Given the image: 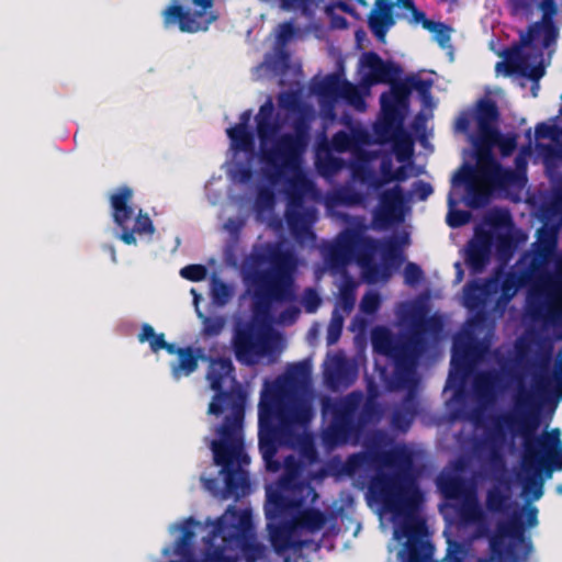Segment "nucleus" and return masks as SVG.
<instances>
[{"label":"nucleus","mask_w":562,"mask_h":562,"mask_svg":"<svg viewBox=\"0 0 562 562\" xmlns=\"http://www.w3.org/2000/svg\"><path fill=\"white\" fill-rule=\"evenodd\" d=\"M517 414H504L494 419V428L488 434L492 445L490 461L495 469L504 470L505 461L499 451L505 440L504 427L513 437L521 438V468L528 474L522 492L532 501L543 495V483L538 476L544 473L550 477L554 471H562L561 431L554 428L537 435L540 427V406L533 394L522 390L515 397Z\"/></svg>","instance_id":"nucleus-1"},{"label":"nucleus","mask_w":562,"mask_h":562,"mask_svg":"<svg viewBox=\"0 0 562 562\" xmlns=\"http://www.w3.org/2000/svg\"><path fill=\"white\" fill-rule=\"evenodd\" d=\"M211 530L203 538L202 559L195 558L193 527L200 521L189 517L181 527V536L175 544V553L184 562H257L265 559L267 548L258 542L252 513L231 505L215 520H207Z\"/></svg>","instance_id":"nucleus-2"},{"label":"nucleus","mask_w":562,"mask_h":562,"mask_svg":"<svg viewBox=\"0 0 562 562\" xmlns=\"http://www.w3.org/2000/svg\"><path fill=\"white\" fill-rule=\"evenodd\" d=\"M507 9L514 18L531 20L537 13L541 18L519 31L518 42L503 49L504 60L496 64V70L503 68L506 76L519 75L537 83L546 74L543 50L555 46L560 35L554 20L557 0H507Z\"/></svg>","instance_id":"nucleus-3"},{"label":"nucleus","mask_w":562,"mask_h":562,"mask_svg":"<svg viewBox=\"0 0 562 562\" xmlns=\"http://www.w3.org/2000/svg\"><path fill=\"white\" fill-rule=\"evenodd\" d=\"M370 495L403 521L395 529V538H406L398 553L401 562H441L434 559L435 546L427 539L426 522L416 513L423 503V493L414 483L402 484L398 474L378 472L369 483Z\"/></svg>","instance_id":"nucleus-4"},{"label":"nucleus","mask_w":562,"mask_h":562,"mask_svg":"<svg viewBox=\"0 0 562 562\" xmlns=\"http://www.w3.org/2000/svg\"><path fill=\"white\" fill-rule=\"evenodd\" d=\"M200 360L209 362L205 379L211 390L214 391L207 413L215 416L222 415L225 409L235 413L236 405L246 409L247 393L236 379L235 367L231 358H214L204 355L200 347H183L177 359L170 362L172 379L179 381L194 373L199 368Z\"/></svg>","instance_id":"nucleus-5"},{"label":"nucleus","mask_w":562,"mask_h":562,"mask_svg":"<svg viewBox=\"0 0 562 562\" xmlns=\"http://www.w3.org/2000/svg\"><path fill=\"white\" fill-rule=\"evenodd\" d=\"M539 510L527 504L520 510L513 512L507 519L498 520L495 532L490 537V555L475 562H526L533 551V542L527 530L539 525ZM447 562H467L461 543L449 541Z\"/></svg>","instance_id":"nucleus-6"},{"label":"nucleus","mask_w":562,"mask_h":562,"mask_svg":"<svg viewBox=\"0 0 562 562\" xmlns=\"http://www.w3.org/2000/svg\"><path fill=\"white\" fill-rule=\"evenodd\" d=\"M289 397L261 395L258 405L259 451L269 471H278L280 463L274 459L278 447L292 438L297 426L306 427L313 412L306 403H290Z\"/></svg>","instance_id":"nucleus-7"},{"label":"nucleus","mask_w":562,"mask_h":562,"mask_svg":"<svg viewBox=\"0 0 562 562\" xmlns=\"http://www.w3.org/2000/svg\"><path fill=\"white\" fill-rule=\"evenodd\" d=\"M245 411L236 405V412L225 416L217 426L215 432L218 438L211 441L214 463L221 467V472L225 475V486L221 493L223 499L234 497L238 501L250 492L248 474L240 469L250 462L245 451Z\"/></svg>","instance_id":"nucleus-8"},{"label":"nucleus","mask_w":562,"mask_h":562,"mask_svg":"<svg viewBox=\"0 0 562 562\" xmlns=\"http://www.w3.org/2000/svg\"><path fill=\"white\" fill-rule=\"evenodd\" d=\"M324 417L329 423L322 432L323 443L330 449L358 440L363 428L379 414L378 405L363 394L352 391L339 398H325L322 403Z\"/></svg>","instance_id":"nucleus-9"},{"label":"nucleus","mask_w":562,"mask_h":562,"mask_svg":"<svg viewBox=\"0 0 562 562\" xmlns=\"http://www.w3.org/2000/svg\"><path fill=\"white\" fill-rule=\"evenodd\" d=\"M271 268L252 273L251 311L256 317L268 318L274 303L296 301L295 265L289 252L278 251L271 257Z\"/></svg>","instance_id":"nucleus-10"},{"label":"nucleus","mask_w":562,"mask_h":562,"mask_svg":"<svg viewBox=\"0 0 562 562\" xmlns=\"http://www.w3.org/2000/svg\"><path fill=\"white\" fill-rule=\"evenodd\" d=\"M390 442L387 435L382 430L372 432L367 439L366 446L369 452H356L347 457L342 464V471L352 476L367 468L370 463L384 467L409 468L412 457L404 448L382 450Z\"/></svg>","instance_id":"nucleus-11"},{"label":"nucleus","mask_w":562,"mask_h":562,"mask_svg":"<svg viewBox=\"0 0 562 562\" xmlns=\"http://www.w3.org/2000/svg\"><path fill=\"white\" fill-rule=\"evenodd\" d=\"M414 342L416 341L413 339L395 342L386 328H376L372 333L374 350L392 358L394 362V378L398 389L416 385L415 368L418 355L413 346Z\"/></svg>","instance_id":"nucleus-12"},{"label":"nucleus","mask_w":562,"mask_h":562,"mask_svg":"<svg viewBox=\"0 0 562 562\" xmlns=\"http://www.w3.org/2000/svg\"><path fill=\"white\" fill-rule=\"evenodd\" d=\"M310 123L304 117L293 122V132L283 133L273 139L269 150L262 148L261 164H274L281 160V167L297 169L310 143Z\"/></svg>","instance_id":"nucleus-13"},{"label":"nucleus","mask_w":562,"mask_h":562,"mask_svg":"<svg viewBox=\"0 0 562 562\" xmlns=\"http://www.w3.org/2000/svg\"><path fill=\"white\" fill-rule=\"evenodd\" d=\"M479 136L474 142L479 175L497 188H505L514 183L516 172L504 168L494 157L493 147L501 138L496 125L477 126Z\"/></svg>","instance_id":"nucleus-14"},{"label":"nucleus","mask_w":562,"mask_h":562,"mask_svg":"<svg viewBox=\"0 0 562 562\" xmlns=\"http://www.w3.org/2000/svg\"><path fill=\"white\" fill-rule=\"evenodd\" d=\"M133 190L127 186H122L110 196L113 222L122 229L119 238L126 245H136L135 235H153L155 226L147 213L139 210L135 217L134 226L128 227V221L134 215V209L131 205Z\"/></svg>","instance_id":"nucleus-15"},{"label":"nucleus","mask_w":562,"mask_h":562,"mask_svg":"<svg viewBox=\"0 0 562 562\" xmlns=\"http://www.w3.org/2000/svg\"><path fill=\"white\" fill-rule=\"evenodd\" d=\"M191 2L198 8L193 12L182 7L180 0H171L161 13L164 27L170 29L178 25L183 33L206 31L216 20V15L207 12L213 7V0H191Z\"/></svg>","instance_id":"nucleus-16"},{"label":"nucleus","mask_w":562,"mask_h":562,"mask_svg":"<svg viewBox=\"0 0 562 562\" xmlns=\"http://www.w3.org/2000/svg\"><path fill=\"white\" fill-rule=\"evenodd\" d=\"M391 88L380 97L382 119L376 127V134H389L392 131H401L406 112L409 108L411 89L407 80L389 82Z\"/></svg>","instance_id":"nucleus-17"},{"label":"nucleus","mask_w":562,"mask_h":562,"mask_svg":"<svg viewBox=\"0 0 562 562\" xmlns=\"http://www.w3.org/2000/svg\"><path fill=\"white\" fill-rule=\"evenodd\" d=\"M281 160L274 164H262V176L270 186H277L282 180L285 182L284 194L286 205L303 206L305 196L314 189V183L302 170L281 167Z\"/></svg>","instance_id":"nucleus-18"},{"label":"nucleus","mask_w":562,"mask_h":562,"mask_svg":"<svg viewBox=\"0 0 562 562\" xmlns=\"http://www.w3.org/2000/svg\"><path fill=\"white\" fill-rule=\"evenodd\" d=\"M378 206L373 211V224L378 228H386L401 222L404 216L406 194L400 184L380 192Z\"/></svg>","instance_id":"nucleus-19"},{"label":"nucleus","mask_w":562,"mask_h":562,"mask_svg":"<svg viewBox=\"0 0 562 562\" xmlns=\"http://www.w3.org/2000/svg\"><path fill=\"white\" fill-rule=\"evenodd\" d=\"M311 366L307 361L289 366L286 372L272 382H266L261 395L290 397V395L308 383Z\"/></svg>","instance_id":"nucleus-20"},{"label":"nucleus","mask_w":562,"mask_h":562,"mask_svg":"<svg viewBox=\"0 0 562 562\" xmlns=\"http://www.w3.org/2000/svg\"><path fill=\"white\" fill-rule=\"evenodd\" d=\"M362 80L369 86L392 82L402 74V67L392 60H383L375 52H364L360 57Z\"/></svg>","instance_id":"nucleus-21"},{"label":"nucleus","mask_w":562,"mask_h":562,"mask_svg":"<svg viewBox=\"0 0 562 562\" xmlns=\"http://www.w3.org/2000/svg\"><path fill=\"white\" fill-rule=\"evenodd\" d=\"M233 349L237 361L254 364L256 358L265 355L266 346L250 325L237 328L233 337Z\"/></svg>","instance_id":"nucleus-22"},{"label":"nucleus","mask_w":562,"mask_h":562,"mask_svg":"<svg viewBox=\"0 0 562 562\" xmlns=\"http://www.w3.org/2000/svg\"><path fill=\"white\" fill-rule=\"evenodd\" d=\"M268 530L271 546L277 553L305 547V541L296 539L297 530L292 518L278 520V522L269 521Z\"/></svg>","instance_id":"nucleus-23"},{"label":"nucleus","mask_w":562,"mask_h":562,"mask_svg":"<svg viewBox=\"0 0 562 562\" xmlns=\"http://www.w3.org/2000/svg\"><path fill=\"white\" fill-rule=\"evenodd\" d=\"M256 120V132L260 142L259 158L261 159L262 148L269 150V142H273L279 130L280 124L276 117L274 104L270 98H268L263 104L260 105L259 111L255 117Z\"/></svg>","instance_id":"nucleus-24"},{"label":"nucleus","mask_w":562,"mask_h":562,"mask_svg":"<svg viewBox=\"0 0 562 562\" xmlns=\"http://www.w3.org/2000/svg\"><path fill=\"white\" fill-rule=\"evenodd\" d=\"M313 91L326 101H337L339 98L350 99L357 93L355 86L336 72L314 83Z\"/></svg>","instance_id":"nucleus-25"},{"label":"nucleus","mask_w":562,"mask_h":562,"mask_svg":"<svg viewBox=\"0 0 562 562\" xmlns=\"http://www.w3.org/2000/svg\"><path fill=\"white\" fill-rule=\"evenodd\" d=\"M482 180L486 182L479 175V168L474 169L470 165H464L452 178L454 184L465 183L469 195V205L471 207H480L488 202L490 192L482 186L475 183V180ZM487 183H490L487 181Z\"/></svg>","instance_id":"nucleus-26"},{"label":"nucleus","mask_w":562,"mask_h":562,"mask_svg":"<svg viewBox=\"0 0 562 562\" xmlns=\"http://www.w3.org/2000/svg\"><path fill=\"white\" fill-rule=\"evenodd\" d=\"M301 504V499L286 496L278 490H269L265 506L266 517L269 521L289 519L295 514L293 512L300 508Z\"/></svg>","instance_id":"nucleus-27"},{"label":"nucleus","mask_w":562,"mask_h":562,"mask_svg":"<svg viewBox=\"0 0 562 562\" xmlns=\"http://www.w3.org/2000/svg\"><path fill=\"white\" fill-rule=\"evenodd\" d=\"M314 211L313 210H304L303 206H293L286 205L284 217L289 227L291 235L297 239H304L306 237L313 236V232L311 229L313 221H314Z\"/></svg>","instance_id":"nucleus-28"},{"label":"nucleus","mask_w":562,"mask_h":562,"mask_svg":"<svg viewBox=\"0 0 562 562\" xmlns=\"http://www.w3.org/2000/svg\"><path fill=\"white\" fill-rule=\"evenodd\" d=\"M414 386H409V392L404 397L402 404L394 408L391 416V426L393 429L406 432L416 415L418 414V403L416 401L413 389Z\"/></svg>","instance_id":"nucleus-29"},{"label":"nucleus","mask_w":562,"mask_h":562,"mask_svg":"<svg viewBox=\"0 0 562 562\" xmlns=\"http://www.w3.org/2000/svg\"><path fill=\"white\" fill-rule=\"evenodd\" d=\"M490 256L491 238L485 234L469 243L465 262L473 273H480L488 263Z\"/></svg>","instance_id":"nucleus-30"},{"label":"nucleus","mask_w":562,"mask_h":562,"mask_svg":"<svg viewBox=\"0 0 562 562\" xmlns=\"http://www.w3.org/2000/svg\"><path fill=\"white\" fill-rule=\"evenodd\" d=\"M291 518L297 531L305 530L312 533L322 530L327 522L326 514L313 507L300 509Z\"/></svg>","instance_id":"nucleus-31"},{"label":"nucleus","mask_w":562,"mask_h":562,"mask_svg":"<svg viewBox=\"0 0 562 562\" xmlns=\"http://www.w3.org/2000/svg\"><path fill=\"white\" fill-rule=\"evenodd\" d=\"M456 510L460 521L465 526L481 521L483 519V515H485L476 495L473 492L464 495V497L460 499Z\"/></svg>","instance_id":"nucleus-32"},{"label":"nucleus","mask_w":562,"mask_h":562,"mask_svg":"<svg viewBox=\"0 0 562 562\" xmlns=\"http://www.w3.org/2000/svg\"><path fill=\"white\" fill-rule=\"evenodd\" d=\"M381 137H393V151L398 162L412 161L414 154L413 142L409 136L401 131H392L389 134L380 135Z\"/></svg>","instance_id":"nucleus-33"},{"label":"nucleus","mask_w":562,"mask_h":562,"mask_svg":"<svg viewBox=\"0 0 562 562\" xmlns=\"http://www.w3.org/2000/svg\"><path fill=\"white\" fill-rule=\"evenodd\" d=\"M473 347L467 341H454L452 347L451 368L454 371L467 373L472 363Z\"/></svg>","instance_id":"nucleus-34"},{"label":"nucleus","mask_w":562,"mask_h":562,"mask_svg":"<svg viewBox=\"0 0 562 562\" xmlns=\"http://www.w3.org/2000/svg\"><path fill=\"white\" fill-rule=\"evenodd\" d=\"M486 509L492 514L505 515L512 506L510 496L499 486H492L486 492Z\"/></svg>","instance_id":"nucleus-35"},{"label":"nucleus","mask_w":562,"mask_h":562,"mask_svg":"<svg viewBox=\"0 0 562 562\" xmlns=\"http://www.w3.org/2000/svg\"><path fill=\"white\" fill-rule=\"evenodd\" d=\"M231 146L236 151H249L254 149V133L246 127L231 126L226 130Z\"/></svg>","instance_id":"nucleus-36"},{"label":"nucleus","mask_w":562,"mask_h":562,"mask_svg":"<svg viewBox=\"0 0 562 562\" xmlns=\"http://www.w3.org/2000/svg\"><path fill=\"white\" fill-rule=\"evenodd\" d=\"M329 200L335 205L356 206L364 202V194L351 186H344L336 189Z\"/></svg>","instance_id":"nucleus-37"},{"label":"nucleus","mask_w":562,"mask_h":562,"mask_svg":"<svg viewBox=\"0 0 562 562\" xmlns=\"http://www.w3.org/2000/svg\"><path fill=\"white\" fill-rule=\"evenodd\" d=\"M486 299L482 292L479 280L469 281L463 286V305L470 311L484 308Z\"/></svg>","instance_id":"nucleus-38"},{"label":"nucleus","mask_w":562,"mask_h":562,"mask_svg":"<svg viewBox=\"0 0 562 562\" xmlns=\"http://www.w3.org/2000/svg\"><path fill=\"white\" fill-rule=\"evenodd\" d=\"M441 493L447 499H462L470 494L465 481L460 476H447L439 482Z\"/></svg>","instance_id":"nucleus-39"},{"label":"nucleus","mask_w":562,"mask_h":562,"mask_svg":"<svg viewBox=\"0 0 562 562\" xmlns=\"http://www.w3.org/2000/svg\"><path fill=\"white\" fill-rule=\"evenodd\" d=\"M499 111L496 103L490 99H481L476 104L475 120L477 126L496 125Z\"/></svg>","instance_id":"nucleus-40"},{"label":"nucleus","mask_w":562,"mask_h":562,"mask_svg":"<svg viewBox=\"0 0 562 562\" xmlns=\"http://www.w3.org/2000/svg\"><path fill=\"white\" fill-rule=\"evenodd\" d=\"M395 24L394 16H386L383 14H378L374 12H370L368 18V25L372 34L376 37V40L381 43L385 42L386 34L389 30Z\"/></svg>","instance_id":"nucleus-41"},{"label":"nucleus","mask_w":562,"mask_h":562,"mask_svg":"<svg viewBox=\"0 0 562 562\" xmlns=\"http://www.w3.org/2000/svg\"><path fill=\"white\" fill-rule=\"evenodd\" d=\"M347 374L348 369L345 366H337L325 372V381L333 390H338L341 386L348 387L352 383V379H349Z\"/></svg>","instance_id":"nucleus-42"},{"label":"nucleus","mask_w":562,"mask_h":562,"mask_svg":"<svg viewBox=\"0 0 562 562\" xmlns=\"http://www.w3.org/2000/svg\"><path fill=\"white\" fill-rule=\"evenodd\" d=\"M198 317L202 322V334L205 337L218 336L223 331L226 324L224 316H207L198 311Z\"/></svg>","instance_id":"nucleus-43"},{"label":"nucleus","mask_w":562,"mask_h":562,"mask_svg":"<svg viewBox=\"0 0 562 562\" xmlns=\"http://www.w3.org/2000/svg\"><path fill=\"white\" fill-rule=\"evenodd\" d=\"M284 11H297L303 16L311 18L317 7L316 0H278Z\"/></svg>","instance_id":"nucleus-44"},{"label":"nucleus","mask_w":562,"mask_h":562,"mask_svg":"<svg viewBox=\"0 0 562 562\" xmlns=\"http://www.w3.org/2000/svg\"><path fill=\"white\" fill-rule=\"evenodd\" d=\"M497 374L492 371H484L479 373L473 381L475 392L480 396L490 394L496 383Z\"/></svg>","instance_id":"nucleus-45"},{"label":"nucleus","mask_w":562,"mask_h":562,"mask_svg":"<svg viewBox=\"0 0 562 562\" xmlns=\"http://www.w3.org/2000/svg\"><path fill=\"white\" fill-rule=\"evenodd\" d=\"M212 301L217 306H224L232 297L231 286L220 279H214L211 286Z\"/></svg>","instance_id":"nucleus-46"},{"label":"nucleus","mask_w":562,"mask_h":562,"mask_svg":"<svg viewBox=\"0 0 562 562\" xmlns=\"http://www.w3.org/2000/svg\"><path fill=\"white\" fill-rule=\"evenodd\" d=\"M137 338L140 344L148 342L153 352H158L160 345L159 342H162L165 335L162 333L156 334L154 327L145 323L142 325Z\"/></svg>","instance_id":"nucleus-47"},{"label":"nucleus","mask_w":562,"mask_h":562,"mask_svg":"<svg viewBox=\"0 0 562 562\" xmlns=\"http://www.w3.org/2000/svg\"><path fill=\"white\" fill-rule=\"evenodd\" d=\"M352 257L348 255L345 250H342L336 244L331 245L326 255V261L328 266L333 269H340L346 267Z\"/></svg>","instance_id":"nucleus-48"},{"label":"nucleus","mask_w":562,"mask_h":562,"mask_svg":"<svg viewBox=\"0 0 562 562\" xmlns=\"http://www.w3.org/2000/svg\"><path fill=\"white\" fill-rule=\"evenodd\" d=\"M356 303V285L352 281H347L340 288L339 304L342 311L349 314Z\"/></svg>","instance_id":"nucleus-49"},{"label":"nucleus","mask_w":562,"mask_h":562,"mask_svg":"<svg viewBox=\"0 0 562 562\" xmlns=\"http://www.w3.org/2000/svg\"><path fill=\"white\" fill-rule=\"evenodd\" d=\"M381 306V297L378 292H367L360 301V310L363 314L374 315Z\"/></svg>","instance_id":"nucleus-50"},{"label":"nucleus","mask_w":562,"mask_h":562,"mask_svg":"<svg viewBox=\"0 0 562 562\" xmlns=\"http://www.w3.org/2000/svg\"><path fill=\"white\" fill-rule=\"evenodd\" d=\"M206 274L207 269L203 265H188L180 270V276L192 282L204 280Z\"/></svg>","instance_id":"nucleus-51"},{"label":"nucleus","mask_w":562,"mask_h":562,"mask_svg":"<svg viewBox=\"0 0 562 562\" xmlns=\"http://www.w3.org/2000/svg\"><path fill=\"white\" fill-rule=\"evenodd\" d=\"M496 146L503 157L510 156L517 147V136L514 134L503 135L497 139Z\"/></svg>","instance_id":"nucleus-52"},{"label":"nucleus","mask_w":562,"mask_h":562,"mask_svg":"<svg viewBox=\"0 0 562 562\" xmlns=\"http://www.w3.org/2000/svg\"><path fill=\"white\" fill-rule=\"evenodd\" d=\"M322 300L313 288L305 289L303 293V305L307 313H315L319 307Z\"/></svg>","instance_id":"nucleus-53"},{"label":"nucleus","mask_w":562,"mask_h":562,"mask_svg":"<svg viewBox=\"0 0 562 562\" xmlns=\"http://www.w3.org/2000/svg\"><path fill=\"white\" fill-rule=\"evenodd\" d=\"M436 26L432 29H427V31L435 34L436 42L441 46L446 47V45L450 42V33L451 27L442 22H436Z\"/></svg>","instance_id":"nucleus-54"},{"label":"nucleus","mask_w":562,"mask_h":562,"mask_svg":"<svg viewBox=\"0 0 562 562\" xmlns=\"http://www.w3.org/2000/svg\"><path fill=\"white\" fill-rule=\"evenodd\" d=\"M406 80L409 86L411 92L415 90L424 98L430 95V89L432 85L430 80H424L416 76L407 77Z\"/></svg>","instance_id":"nucleus-55"},{"label":"nucleus","mask_w":562,"mask_h":562,"mask_svg":"<svg viewBox=\"0 0 562 562\" xmlns=\"http://www.w3.org/2000/svg\"><path fill=\"white\" fill-rule=\"evenodd\" d=\"M424 277L423 269L415 262H408L404 268V279L409 285H415L422 281Z\"/></svg>","instance_id":"nucleus-56"},{"label":"nucleus","mask_w":562,"mask_h":562,"mask_svg":"<svg viewBox=\"0 0 562 562\" xmlns=\"http://www.w3.org/2000/svg\"><path fill=\"white\" fill-rule=\"evenodd\" d=\"M335 244L353 258L358 245L357 236L353 233H344Z\"/></svg>","instance_id":"nucleus-57"},{"label":"nucleus","mask_w":562,"mask_h":562,"mask_svg":"<svg viewBox=\"0 0 562 562\" xmlns=\"http://www.w3.org/2000/svg\"><path fill=\"white\" fill-rule=\"evenodd\" d=\"M470 217L471 215L468 211L450 210L447 215V224L452 228L461 227L469 223Z\"/></svg>","instance_id":"nucleus-58"},{"label":"nucleus","mask_w":562,"mask_h":562,"mask_svg":"<svg viewBox=\"0 0 562 562\" xmlns=\"http://www.w3.org/2000/svg\"><path fill=\"white\" fill-rule=\"evenodd\" d=\"M549 296H562V258L557 265V274L549 282Z\"/></svg>","instance_id":"nucleus-59"},{"label":"nucleus","mask_w":562,"mask_h":562,"mask_svg":"<svg viewBox=\"0 0 562 562\" xmlns=\"http://www.w3.org/2000/svg\"><path fill=\"white\" fill-rule=\"evenodd\" d=\"M279 106L288 110L295 111L300 106V100L293 92H282L278 97Z\"/></svg>","instance_id":"nucleus-60"},{"label":"nucleus","mask_w":562,"mask_h":562,"mask_svg":"<svg viewBox=\"0 0 562 562\" xmlns=\"http://www.w3.org/2000/svg\"><path fill=\"white\" fill-rule=\"evenodd\" d=\"M382 258L385 261L389 260H396L402 258V251L398 243L394 239L389 240L383 250H382Z\"/></svg>","instance_id":"nucleus-61"},{"label":"nucleus","mask_w":562,"mask_h":562,"mask_svg":"<svg viewBox=\"0 0 562 562\" xmlns=\"http://www.w3.org/2000/svg\"><path fill=\"white\" fill-rule=\"evenodd\" d=\"M257 203L260 206H272L274 203V192L270 187H260L257 191Z\"/></svg>","instance_id":"nucleus-62"},{"label":"nucleus","mask_w":562,"mask_h":562,"mask_svg":"<svg viewBox=\"0 0 562 562\" xmlns=\"http://www.w3.org/2000/svg\"><path fill=\"white\" fill-rule=\"evenodd\" d=\"M535 134L538 139L554 138L557 136V127L544 122L538 123Z\"/></svg>","instance_id":"nucleus-63"},{"label":"nucleus","mask_w":562,"mask_h":562,"mask_svg":"<svg viewBox=\"0 0 562 562\" xmlns=\"http://www.w3.org/2000/svg\"><path fill=\"white\" fill-rule=\"evenodd\" d=\"M517 282L513 274H508L501 284V291L503 296L510 299L516 293Z\"/></svg>","instance_id":"nucleus-64"}]
</instances>
